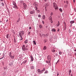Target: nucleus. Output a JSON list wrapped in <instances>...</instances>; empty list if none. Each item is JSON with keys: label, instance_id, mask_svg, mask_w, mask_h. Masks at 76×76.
I'll return each mask as SVG.
<instances>
[{"label": "nucleus", "instance_id": "1", "mask_svg": "<svg viewBox=\"0 0 76 76\" xmlns=\"http://www.w3.org/2000/svg\"><path fill=\"white\" fill-rule=\"evenodd\" d=\"M53 5L54 6V7L55 9L56 10H58V7L57 6V5L56 4V3H53Z\"/></svg>", "mask_w": 76, "mask_h": 76}, {"label": "nucleus", "instance_id": "2", "mask_svg": "<svg viewBox=\"0 0 76 76\" xmlns=\"http://www.w3.org/2000/svg\"><path fill=\"white\" fill-rule=\"evenodd\" d=\"M23 7H24V9H26V4L25 3H23Z\"/></svg>", "mask_w": 76, "mask_h": 76}, {"label": "nucleus", "instance_id": "3", "mask_svg": "<svg viewBox=\"0 0 76 76\" xmlns=\"http://www.w3.org/2000/svg\"><path fill=\"white\" fill-rule=\"evenodd\" d=\"M35 11L34 10H33L30 12V14H34V13H35Z\"/></svg>", "mask_w": 76, "mask_h": 76}, {"label": "nucleus", "instance_id": "4", "mask_svg": "<svg viewBox=\"0 0 76 76\" xmlns=\"http://www.w3.org/2000/svg\"><path fill=\"white\" fill-rule=\"evenodd\" d=\"M47 58L48 61H50V60H51V57L50 56H48Z\"/></svg>", "mask_w": 76, "mask_h": 76}, {"label": "nucleus", "instance_id": "5", "mask_svg": "<svg viewBox=\"0 0 76 76\" xmlns=\"http://www.w3.org/2000/svg\"><path fill=\"white\" fill-rule=\"evenodd\" d=\"M49 61V62L47 61H46V63H49L48 65H50H50H51V63H50V61Z\"/></svg>", "mask_w": 76, "mask_h": 76}, {"label": "nucleus", "instance_id": "6", "mask_svg": "<svg viewBox=\"0 0 76 76\" xmlns=\"http://www.w3.org/2000/svg\"><path fill=\"white\" fill-rule=\"evenodd\" d=\"M39 27L40 28L42 29V28H43V26H42L40 24L39 25Z\"/></svg>", "mask_w": 76, "mask_h": 76}, {"label": "nucleus", "instance_id": "7", "mask_svg": "<svg viewBox=\"0 0 76 76\" xmlns=\"http://www.w3.org/2000/svg\"><path fill=\"white\" fill-rule=\"evenodd\" d=\"M13 64V63L12 62H10V63L9 64V65L10 66H12Z\"/></svg>", "mask_w": 76, "mask_h": 76}, {"label": "nucleus", "instance_id": "8", "mask_svg": "<svg viewBox=\"0 0 76 76\" xmlns=\"http://www.w3.org/2000/svg\"><path fill=\"white\" fill-rule=\"evenodd\" d=\"M19 37H20L21 38H22V34H21V33H20L19 34Z\"/></svg>", "mask_w": 76, "mask_h": 76}, {"label": "nucleus", "instance_id": "9", "mask_svg": "<svg viewBox=\"0 0 76 76\" xmlns=\"http://www.w3.org/2000/svg\"><path fill=\"white\" fill-rule=\"evenodd\" d=\"M46 49H47V47L45 46L43 47V50H46Z\"/></svg>", "mask_w": 76, "mask_h": 76}, {"label": "nucleus", "instance_id": "10", "mask_svg": "<svg viewBox=\"0 0 76 76\" xmlns=\"http://www.w3.org/2000/svg\"><path fill=\"white\" fill-rule=\"evenodd\" d=\"M52 31H53V32H56V29L54 28H53L52 29Z\"/></svg>", "mask_w": 76, "mask_h": 76}, {"label": "nucleus", "instance_id": "11", "mask_svg": "<svg viewBox=\"0 0 76 76\" xmlns=\"http://www.w3.org/2000/svg\"><path fill=\"white\" fill-rule=\"evenodd\" d=\"M42 18L43 19L45 20V15H43L42 16Z\"/></svg>", "mask_w": 76, "mask_h": 76}, {"label": "nucleus", "instance_id": "12", "mask_svg": "<svg viewBox=\"0 0 76 76\" xmlns=\"http://www.w3.org/2000/svg\"><path fill=\"white\" fill-rule=\"evenodd\" d=\"M26 48H25V47H24V48H22V49L23 51H25V50H26Z\"/></svg>", "mask_w": 76, "mask_h": 76}, {"label": "nucleus", "instance_id": "13", "mask_svg": "<svg viewBox=\"0 0 76 76\" xmlns=\"http://www.w3.org/2000/svg\"><path fill=\"white\" fill-rule=\"evenodd\" d=\"M49 20H52V18L51 17V16H50L49 18Z\"/></svg>", "mask_w": 76, "mask_h": 76}, {"label": "nucleus", "instance_id": "14", "mask_svg": "<svg viewBox=\"0 0 76 76\" xmlns=\"http://www.w3.org/2000/svg\"><path fill=\"white\" fill-rule=\"evenodd\" d=\"M31 61H33L34 60V58H33V57H31Z\"/></svg>", "mask_w": 76, "mask_h": 76}, {"label": "nucleus", "instance_id": "15", "mask_svg": "<svg viewBox=\"0 0 76 76\" xmlns=\"http://www.w3.org/2000/svg\"><path fill=\"white\" fill-rule=\"evenodd\" d=\"M74 22H75V21H71L70 22V23L72 24V23H74Z\"/></svg>", "mask_w": 76, "mask_h": 76}, {"label": "nucleus", "instance_id": "16", "mask_svg": "<svg viewBox=\"0 0 76 76\" xmlns=\"http://www.w3.org/2000/svg\"><path fill=\"white\" fill-rule=\"evenodd\" d=\"M31 69H34V66H32L31 67Z\"/></svg>", "mask_w": 76, "mask_h": 76}, {"label": "nucleus", "instance_id": "17", "mask_svg": "<svg viewBox=\"0 0 76 76\" xmlns=\"http://www.w3.org/2000/svg\"><path fill=\"white\" fill-rule=\"evenodd\" d=\"M20 20V18H19L18 19V20L17 21V22H19Z\"/></svg>", "mask_w": 76, "mask_h": 76}, {"label": "nucleus", "instance_id": "18", "mask_svg": "<svg viewBox=\"0 0 76 76\" xmlns=\"http://www.w3.org/2000/svg\"><path fill=\"white\" fill-rule=\"evenodd\" d=\"M33 44L34 45H36V42H35V40H34L33 41Z\"/></svg>", "mask_w": 76, "mask_h": 76}, {"label": "nucleus", "instance_id": "19", "mask_svg": "<svg viewBox=\"0 0 76 76\" xmlns=\"http://www.w3.org/2000/svg\"><path fill=\"white\" fill-rule=\"evenodd\" d=\"M11 58H12V59H13L14 58V56H12L11 57H10Z\"/></svg>", "mask_w": 76, "mask_h": 76}, {"label": "nucleus", "instance_id": "20", "mask_svg": "<svg viewBox=\"0 0 76 76\" xmlns=\"http://www.w3.org/2000/svg\"><path fill=\"white\" fill-rule=\"evenodd\" d=\"M13 7L14 8H15V9H17V8H18V7H17V6H16V5L14 6Z\"/></svg>", "mask_w": 76, "mask_h": 76}, {"label": "nucleus", "instance_id": "21", "mask_svg": "<svg viewBox=\"0 0 76 76\" xmlns=\"http://www.w3.org/2000/svg\"><path fill=\"white\" fill-rule=\"evenodd\" d=\"M36 4H37V3L36 2H34L33 3V5L34 6H36Z\"/></svg>", "mask_w": 76, "mask_h": 76}, {"label": "nucleus", "instance_id": "22", "mask_svg": "<svg viewBox=\"0 0 76 76\" xmlns=\"http://www.w3.org/2000/svg\"><path fill=\"white\" fill-rule=\"evenodd\" d=\"M52 51L53 52V53H55V51H56L54 49H52Z\"/></svg>", "mask_w": 76, "mask_h": 76}, {"label": "nucleus", "instance_id": "23", "mask_svg": "<svg viewBox=\"0 0 76 76\" xmlns=\"http://www.w3.org/2000/svg\"><path fill=\"white\" fill-rule=\"evenodd\" d=\"M58 24H57V26H58L60 25V22L58 21Z\"/></svg>", "mask_w": 76, "mask_h": 76}, {"label": "nucleus", "instance_id": "24", "mask_svg": "<svg viewBox=\"0 0 76 76\" xmlns=\"http://www.w3.org/2000/svg\"><path fill=\"white\" fill-rule=\"evenodd\" d=\"M4 70H5H5H7V67L5 66V67H4Z\"/></svg>", "mask_w": 76, "mask_h": 76}, {"label": "nucleus", "instance_id": "25", "mask_svg": "<svg viewBox=\"0 0 76 76\" xmlns=\"http://www.w3.org/2000/svg\"><path fill=\"white\" fill-rule=\"evenodd\" d=\"M20 33H21V34H24V32H23V31H21L20 32Z\"/></svg>", "mask_w": 76, "mask_h": 76}, {"label": "nucleus", "instance_id": "26", "mask_svg": "<svg viewBox=\"0 0 76 76\" xmlns=\"http://www.w3.org/2000/svg\"><path fill=\"white\" fill-rule=\"evenodd\" d=\"M9 56H10V57H11V56H12V53L10 52V53Z\"/></svg>", "mask_w": 76, "mask_h": 76}, {"label": "nucleus", "instance_id": "27", "mask_svg": "<svg viewBox=\"0 0 76 76\" xmlns=\"http://www.w3.org/2000/svg\"><path fill=\"white\" fill-rule=\"evenodd\" d=\"M28 42V40H25V44H26V43H27Z\"/></svg>", "mask_w": 76, "mask_h": 76}, {"label": "nucleus", "instance_id": "28", "mask_svg": "<svg viewBox=\"0 0 76 76\" xmlns=\"http://www.w3.org/2000/svg\"><path fill=\"white\" fill-rule=\"evenodd\" d=\"M26 61H27L26 60H25V61H24L23 62V63L24 64H25V63H26Z\"/></svg>", "mask_w": 76, "mask_h": 76}, {"label": "nucleus", "instance_id": "29", "mask_svg": "<svg viewBox=\"0 0 76 76\" xmlns=\"http://www.w3.org/2000/svg\"><path fill=\"white\" fill-rule=\"evenodd\" d=\"M6 37L7 38H9V34H7L6 35Z\"/></svg>", "mask_w": 76, "mask_h": 76}, {"label": "nucleus", "instance_id": "30", "mask_svg": "<svg viewBox=\"0 0 76 76\" xmlns=\"http://www.w3.org/2000/svg\"><path fill=\"white\" fill-rule=\"evenodd\" d=\"M64 7H65L66 8L67 7V4H65L64 6Z\"/></svg>", "mask_w": 76, "mask_h": 76}, {"label": "nucleus", "instance_id": "31", "mask_svg": "<svg viewBox=\"0 0 76 76\" xmlns=\"http://www.w3.org/2000/svg\"><path fill=\"white\" fill-rule=\"evenodd\" d=\"M41 15H40V14H39V15H38V18H41Z\"/></svg>", "mask_w": 76, "mask_h": 76}, {"label": "nucleus", "instance_id": "32", "mask_svg": "<svg viewBox=\"0 0 76 76\" xmlns=\"http://www.w3.org/2000/svg\"><path fill=\"white\" fill-rule=\"evenodd\" d=\"M18 17H20V16L21 15H20V14L18 13Z\"/></svg>", "mask_w": 76, "mask_h": 76}, {"label": "nucleus", "instance_id": "33", "mask_svg": "<svg viewBox=\"0 0 76 76\" xmlns=\"http://www.w3.org/2000/svg\"><path fill=\"white\" fill-rule=\"evenodd\" d=\"M37 71L38 72H41V71L40 70V69H38L37 70Z\"/></svg>", "mask_w": 76, "mask_h": 76}, {"label": "nucleus", "instance_id": "34", "mask_svg": "<svg viewBox=\"0 0 76 76\" xmlns=\"http://www.w3.org/2000/svg\"><path fill=\"white\" fill-rule=\"evenodd\" d=\"M48 71L47 70L45 72V73H48Z\"/></svg>", "mask_w": 76, "mask_h": 76}, {"label": "nucleus", "instance_id": "35", "mask_svg": "<svg viewBox=\"0 0 76 76\" xmlns=\"http://www.w3.org/2000/svg\"><path fill=\"white\" fill-rule=\"evenodd\" d=\"M20 3H23V1H20Z\"/></svg>", "mask_w": 76, "mask_h": 76}, {"label": "nucleus", "instance_id": "36", "mask_svg": "<svg viewBox=\"0 0 76 76\" xmlns=\"http://www.w3.org/2000/svg\"><path fill=\"white\" fill-rule=\"evenodd\" d=\"M13 5H14L15 6H16V3H15V2H14V3H13Z\"/></svg>", "mask_w": 76, "mask_h": 76}, {"label": "nucleus", "instance_id": "37", "mask_svg": "<svg viewBox=\"0 0 76 76\" xmlns=\"http://www.w3.org/2000/svg\"><path fill=\"white\" fill-rule=\"evenodd\" d=\"M14 42L15 43L16 42V39L15 38H14Z\"/></svg>", "mask_w": 76, "mask_h": 76}, {"label": "nucleus", "instance_id": "38", "mask_svg": "<svg viewBox=\"0 0 76 76\" xmlns=\"http://www.w3.org/2000/svg\"><path fill=\"white\" fill-rule=\"evenodd\" d=\"M60 61V60H58V61H57V62L56 63V64H57L58 63V62H59Z\"/></svg>", "mask_w": 76, "mask_h": 76}, {"label": "nucleus", "instance_id": "39", "mask_svg": "<svg viewBox=\"0 0 76 76\" xmlns=\"http://www.w3.org/2000/svg\"><path fill=\"white\" fill-rule=\"evenodd\" d=\"M1 4L2 6H4V4L3 3H1Z\"/></svg>", "mask_w": 76, "mask_h": 76}, {"label": "nucleus", "instance_id": "40", "mask_svg": "<svg viewBox=\"0 0 76 76\" xmlns=\"http://www.w3.org/2000/svg\"><path fill=\"white\" fill-rule=\"evenodd\" d=\"M59 10H60V11L61 12H62V10L61 8L59 9Z\"/></svg>", "mask_w": 76, "mask_h": 76}, {"label": "nucleus", "instance_id": "41", "mask_svg": "<svg viewBox=\"0 0 76 76\" xmlns=\"http://www.w3.org/2000/svg\"><path fill=\"white\" fill-rule=\"evenodd\" d=\"M69 33L71 32V30L70 29H69Z\"/></svg>", "mask_w": 76, "mask_h": 76}, {"label": "nucleus", "instance_id": "42", "mask_svg": "<svg viewBox=\"0 0 76 76\" xmlns=\"http://www.w3.org/2000/svg\"><path fill=\"white\" fill-rule=\"evenodd\" d=\"M65 30H66V26H64V28Z\"/></svg>", "mask_w": 76, "mask_h": 76}, {"label": "nucleus", "instance_id": "43", "mask_svg": "<svg viewBox=\"0 0 76 76\" xmlns=\"http://www.w3.org/2000/svg\"><path fill=\"white\" fill-rule=\"evenodd\" d=\"M66 4H69V2L67 1H66Z\"/></svg>", "mask_w": 76, "mask_h": 76}, {"label": "nucleus", "instance_id": "44", "mask_svg": "<svg viewBox=\"0 0 76 76\" xmlns=\"http://www.w3.org/2000/svg\"><path fill=\"white\" fill-rule=\"evenodd\" d=\"M42 37H45V34H42Z\"/></svg>", "mask_w": 76, "mask_h": 76}, {"label": "nucleus", "instance_id": "45", "mask_svg": "<svg viewBox=\"0 0 76 76\" xmlns=\"http://www.w3.org/2000/svg\"><path fill=\"white\" fill-rule=\"evenodd\" d=\"M61 53H62L61 52V51H60V52H59V54H60V55H61Z\"/></svg>", "mask_w": 76, "mask_h": 76}, {"label": "nucleus", "instance_id": "46", "mask_svg": "<svg viewBox=\"0 0 76 76\" xmlns=\"http://www.w3.org/2000/svg\"><path fill=\"white\" fill-rule=\"evenodd\" d=\"M24 47H25V45H23L22 48H24Z\"/></svg>", "mask_w": 76, "mask_h": 76}, {"label": "nucleus", "instance_id": "47", "mask_svg": "<svg viewBox=\"0 0 76 76\" xmlns=\"http://www.w3.org/2000/svg\"><path fill=\"white\" fill-rule=\"evenodd\" d=\"M53 15V12H51L50 14V15L51 16L52 15Z\"/></svg>", "mask_w": 76, "mask_h": 76}, {"label": "nucleus", "instance_id": "48", "mask_svg": "<svg viewBox=\"0 0 76 76\" xmlns=\"http://www.w3.org/2000/svg\"><path fill=\"white\" fill-rule=\"evenodd\" d=\"M43 71H45V68H44L43 69Z\"/></svg>", "mask_w": 76, "mask_h": 76}, {"label": "nucleus", "instance_id": "49", "mask_svg": "<svg viewBox=\"0 0 76 76\" xmlns=\"http://www.w3.org/2000/svg\"><path fill=\"white\" fill-rule=\"evenodd\" d=\"M4 53H3V57H3V58H4Z\"/></svg>", "mask_w": 76, "mask_h": 76}, {"label": "nucleus", "instance_id": "50", "mask_svg": "<svg viewBox=\"0 0 76 76\" xmlns=\"http://www.w3.org/2000/svg\"><path fill=\"white\" fill-rule=\"evenodd\" d=\"M51 20V21H50L51 23H53V20Z\"/></svg>", "mask_w": 76, "mask_h": 76}, {"label": "nucleus", "instance_id": "51", "mask_svg": "<svg viewBox=\"0 0 76 76\" xmlns=\"http://www.w3.org/2000/svg\"><path fill=\"white\" fill-rule=\"evenodd\" d=\"M39 35H40V37H42V35H41V34H39Z\"/></svg>", "mask_w": 76, "mask_h": 76}, {"label": "nucleus", "instance_id": "52", "mask_svg": "<svg viewBox=\"0 0 76 76\" xmlns=\"http://www.w3.org/2000/svg\"><path fill=\"white\" fill-rule=\"evenodd\" d=\"M3 57H1V58H0V60H1V59H3Z\"/></svg>", "mask_w": 76, "mask_h": 76}, {"label": "nucleus", "instance_id": "53", "mask_svg": "<svg viewBox=\"0 0 76 76\" xmlns=\"http://www.w3.org/2000/svg\"><path fill=\"white\" fill-rule=\"evenodd\" d=\"M69 73H71V70H69Z\"/></svg>", "mask_w": 76, "mask_h": 76}, {"label": "nucleus", "instance_id": "54", "mask_svg": "<svg viewBox=\"0 0 76 76\" xmlns=\"http://www.w3.org/2000/svg\"><path fill=\"white\" fill-rule=\"evenodd\" d=\"M31 27H30L29 28V29H31Z\"/></svg>", "mask_w": 76, "mask_h": 76}, {"label": "nucleus", "instance_id": "55", "mask_svg": "<svg viewBox=\"0 0 76 76\" xmlns=\"http://www.w3.org/2000/svg\"><path fill=\"white\" fill-rule=\"evenodd\" d=\"M42 23H43V24H44V22L43 21H42Z\"/></svg>", "mask_w": 76, "mask_h": 76}, {"label": "nucleus", "instance_id": "56", "mask_svg": "<svg viewBox=\"0 0 76 76\" xmlns=\"http://www.w3.org/2000/svg\"><path fill=\"white\" fill-rule=\"evenodd\" d=\"M43 71V70H42L41 71V73H42Z\"/></svg>", "mask_w": 76, "mask_h": 76}, {"label": "nucleus", "instance_id": "57", "mask_svg": "<svg viewBox=\"0 0 76 76\" xmlns=\"http://www.w3.org/2000/svg\"><path fill=\"white\" fill-rule=\"evenodd\" d=\"M37 12H38V13H39V10H38L37 11Z\"/></svg>", "mask_w": 76, "mask_h": 76}, {"label": "nucleus", "instance_id": "58", "mask_svg": "<svg viewBox=\"0 0 76 76\" xmlns=\"http://www.w3.org/2000/svg\"><path fill=\"white\" fill-rule=\"evenodd\" d=\"M28 50V49L26 48V50Z\"/></svg>", "mask_w": 76, "mask_h": 76}, {"label": "nucleus", "instance_id": "59", "mask_svg": "<svg viewBox=\"0 0 76 76\" xmlns=\"http://www.w3.org/2000/svg\"><path fill=\"white\" fill-rule=\"evenodd\" d=\"M74 10H75V12H76V9H75V8L74 9Z\"/></svg>", "mask_w": 76, "mask_h": 76}, {"label": "nucleus", "instance_id": "60", "mask_svg": "<svg viewBox=\"0 0 76 76\" xmlns=\"http://www.w3.org/2000/svg\"><path fill=\"white\" fill-rule=\"evenodd\" d=\"M30 32H28V34H29H29H30Z\"/></svg>", "mask_w": 76, "mask_h": 76}, {"label": "nucleus", "instance_id": "61", "mask_svg": "<svg viewBox=\"0 0 76 76\" xmlns=\"http://www.w3.org/2000/svg\"><path fill=\"white\" fill-rule=\"evenodd\" d=\"M22 39H23V38H22L20 39V40H22Z\"/></svg>", "mask_w": 76, "mask_h": 76}, {"label": "nucleus", "instance_id": "62", "mask_svg": "<svg viewBox=\"0 0 76 76\" xmlns=\"http://www.w3.org/2000/svg\"><path fill=\"white\" fill-rule=\"evenodd\" d=\"M58 75H59V73H58V74H57V75L58 76Z\"/></svg>", "mask_w": 76, "mask_h": 76}, {"label": "nucleus", "instance_id": "63", "mask_svg": "<svg viewBox=\"0 0 76 76\" xmlns=\"http://www.w3.org/2000/svg\"><path fill=\"white\" fill-rule=\"evenodd\" d=\"M74 2H75V0H73Z\"/></svg>", "mask_w": 76, "mask_h": 76}, {"label": "nucleus", "instance_id": "64", "mask_svg": "<svg viewBox=\"0 0 76 76\" xmlns=\"http://www.w3.org/2000/svg\"><path fill=\"white\" fill-rule=\"evenodd\" d=\"M59 31V29H58V30L57 31H58H58Z\"/></svg>", "mask_w": 76, "mask_h": 76}]
</instances>
